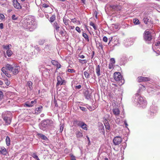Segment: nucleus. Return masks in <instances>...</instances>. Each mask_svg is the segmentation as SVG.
<instances>
[{"mask_svg":"<svg viewBox=\"0 0 160 160\" xmlns=\"http://www.w3.org/2000/svg\"><path fill=\"white\" fill-rule=\"evenodd\" d=\"M115 60L114 58H111L110 59V63L114 64L115 63Z\"/></svg>","mask_w":160,"mask_h":160,"instance_id":"nucleus-51","label":"nucleus"},{"mask_svg":"<svg viewBox=\"0 0 160 160\" xmlns=\"http://www.w3.org/2000/svg\"><path fill=\"white\" fill-rule=\"evenodd\" d=\"M11 47V44H9L8 45H3V48L4 49L8 50H9L10 47Z\"/></svg>","mask_w":160,"mask_h":160,"instance_id":"nucleus-35","label":"nucleus"},{"mask_svg":"<svg viewBox=\"0 0 160 160\" xmlns=\"http://www.w3.org/2000/svg\"><path fill=\"white\" fill-rule=\"evenodd\" d=\"M32 157L36 159L37 160H39L38 156L35 153H34L32 155Z\"/></svg>","mask_w":160,"mask_h":160,"instance_id":"nucleus-41","label":"nucleus"},{"mask_svg":"<svg viewBox=\"0 0 160 160\" xmlns=\"http://www.w3.org/2000/svg\"><path fill=\"white\" fill-rule=\"evenodd\" d=\"M52 63L53 65L55 66H56L57 64L58 63L57 61L55 60H52Z\"/></svg>","mask_w":160,"mask_h":160,"instance_id":"nucleus-49","label":"nucleus"},{"mask_svg":"<svg viewBox=\"0 0 160 160\" xmlns=\"http://www.w3.org/2000/svg\"><path fill=\"white\" fill-rule=\"evenodd\" d=\"M84 96L85 98L88 100L90 99L92 97L91 93L88 91L85 92Z\"/></svg>","mask_w":160,"mask_h":160,"instance_id":"nucleus-19","label":"nucleus"},{"mask_svg":"<svg viewBox=\"0 0 160 160\" xmlns=\"http://www.w3.org/2000/svg\"><path fill=\"white\" fill-rule=\"evenodd\" d=\"M133 22L135 25H138L140 24L139 20L136 18L133 19Z\"/></svg>","mask_w":160,"mask_h":160,"instance_id":"nucleus-32","label":"nucleus"},{"mask_svg":"<svg viewBox=\"0 0 160 160\" xmlns=\"http://www.w3.org/2000/svg\"><path fill=\"white\" fill-rule=\"evenodd\" d=\"M12 18L13 20H16L17 19V17L15 15H13L12 16Z\"/></svg>","mask_w":160,"mask_h":160,"instance_id":"nucleus-53","label":"nucleus"},{"mask_svg":"<svg viewBox=\"0 0 160 160\" xmlns=\"http://www.w3.org/2000/svg\"><path fill=\"white\" fill-rule=\"evenodd\" d=\"M113 142L115 145H118L122 142V138L119 136H116L114 138Z\"/></svg>","mask_w":160,"mask_h":160,"instance_id":"nucleus-10","label":"nucleus"},{"mask_svg":"<svg viewBox=\"0 0 160 160\" xmlns=\"http://www.w3.org/2000/svg\"><path fill=\"white\" fill-rule=\"evenodd\" d=\"M82 36L84 37L85 39L88 41L89 42V39L88 38V35L85 33H82Z\"/></svg>","mask_w":160,"mask_h":160,"instance_id":"nucleus-33","label":"nucleus"},{"mask_svg":"<svg viewBox=\"0 0 160 160\" xmlns=\"http://www.w3.org/2000/svg\"><path fill=\"white\" fill-rule=\"evenodd\" d=\"M25 105L27 107H30L33 106V105L31 104L30 102H27L25 103Z\"/></svg>","mask_w":160,"mask_h":160,"instance_id":"nucleus-47","label":"nucleus"},{"mask_svg":"<svg viewBox=\"0 0 160 160\" xmlns=\"http://www.w3.org/2000/svg\"><path fill=\"white\" fill-rule=\"evenodd\" d=\"M71 22H73L74 23H77V19L76 18H74L73 19H71Z\"/></svg>","mask_w":160,"mask_h":160,"instance_id":"nucleus-59","label":"nucleus"},{"mask_svg":"<svg viewBox=\"0 0 160 160\" xmlns=\"http://www.w3.org/2000/svg\"><path fill=\"white\" fill-rule=\"evenodd\" d=\"M133 99L134 102L137 103V105L138 104L139 105V107L144 108L147 104V101L143 97L138 93L135 94Z\"/></svg>","mask_w":160,"mask_h":160,"instance_id":"nucleus-2","label":"nucleus"},{"mask_svg":"<svg viewBox=\"0 0 160 160\" xmlns=\"http://www.w3.org/2000/svg\"><path fill=\"white\" fill-rule=\"evenodd\" d=\"M64 128V126L63 124H61L60 125V132H62V131L63 129Z\"/></svg>","mask_w":160,"mask_h":160,"instance_id":"nucleus-46","label":"nucleus"},{"mask_svg":"<svg viewBox=\"0 0 160 160\" xmlns=\"http://www.w3.org/2000/svg\"><path fill=\"white\" fill-rule=\"evenodd\" d=\"M32 83L31 81H28L27 82V85L30 90L32 88Z\"/></svg>","mask_w":160,"mask_h":160,"instance_id":"nucleus-31","label":"nucleus"},{"mask_svg":"<svg viewBox=\"0 0 160 160\" xmlns=\"http://www.w3.org/2000/svg\"><path fill=\"white\" fill-rule=\"evenodd\" d=\"M90 25L92 26L95 30L97 29V27L95 25L94 23L92 22H91L90 23Z\"/></svg>","mask_w":160,"mask_h":160,"instance_id":"nucleus-39","label":"nucleus"},{"mask_svg":"<svg viewBox=\"0 0 160 160\" xmlns=\"http://www.w3.org/2000/svg\"><path fill=\"white\" fill-rule=\"evenodd\" d=\"M143 38L144 40L148 43H149L152 39L151 33L148 30H147L145 31L143 34Z\"/></svg>","mask_w":160,"mask_h":160,"instance_id":"nucleus-6","label":"nucleus"},{"mask_svg":"<svg viewBox=\"0 0 160 160\" xmlns=\"http://www.w3.org/2000/svg\"><path fill=\"white\" fill-rule=\"evenodd\" d=\"M93 73V75L92 76V78L93 79H95L96 78L95 74L94 73V71L92 69L88 68V69L84 71V75L86 78H90V75H91L92 73Z\"/></svg>","mask_w":160,"mask_h":160,"instance_id":"nucleus-8","label":"nucleus"},{"mask_svg":"<svg viewBox=\"0 0 160 160\" xmlns=\"http://www.w3.org/2000/svg\"><path fill=\"white\" fill-rule=\"evenodd\" d=\"M38 135L40 138L46 141L48 139L47 138L42 134L39 133Z\"/></svg>","mask_w":160,"mask_h":160,"instance_id":"nucleus-30","label":"nucleus"},{"mask_svg":"<svg viewBox=\"0 0 160 160\" xmlns=\"http://www.w3.org/2000/svg\"><path fill=\"white\" fill-rule=\"evenodd\" d=\"M86 105L88 109L90 111H92L94 110L93 108H92V106H89L88 104H86Z\"/></svg>","mask_w":160,"mask_h":160,"instance_id":"nucleus-40","label":"nucleus"},{"mask_svg":"<svg viewBox=\"0 0 160 160\" xmlns=\"http://www.w3.org/2000/svg\"><path fill=\"white\" fill-rule=\"evenodd\" d=\"M45 40L43 39H40L38 41V43L39 45H42L45 43Z\"/></svg>","mask_w":160,"mask_h":160,"instance_id":"nucleus-36","label":"nucleus"},{"mask_svg":"<svg viewBox=\"0 0 160 160\" xmlns=\"http://www.w3.org/2000/svg\"><path fill=\"white\" fill-rule=\"evenodd\" d=\"M150 80V78H149L146 77H139L137 78V81L138 82L148 81Z\"/></svg>","mask_w":160,"mask_h":160,"instance_id":"nucleus-13","label":"nucleus"},{"mask_svg":"<svg viewBox=\"0 0 160 160\" xmlns=\"http://www.w3.org/2000/svg\"><path fill=\"white\" fill-rule=\"evenodd\" d=\"M76 30L79 33H80L81 32L80 28L78 27H76Z\"/></svg>","mask_w":160,"mask_h":160,"instance_id":"nucleus-55","label":"nucleus"},{"mask_svg":"<svg viewBox=\"0 0 160 160\" xmlns=\"http://www.w3.org/2000/svg\"><path fill=\"white\" fill-rule=\"evenodd\" d=\"M76 137L79 140L83 137L82 133L79 131L77 132L76 133Z\"/></svg>","mask_w":160,"mask_h":160,"instance_id":"nucleus-25","label":"nucleus"},{"mask_svg":"<svg viewBox=\"0 0 160 160\" xmlns=\"http://www.w3.org/2000/svg\"><path fill=\"white\" fill-rule=\"evenodd\" d=\"M30 103L31 104H32L33 106L34 104V103H37V100L36 99H35L34 100V101H31Z\"/></svg>","mask_w":160,"mask_h":160,"instance_id":"nucleus-60","label":"nucleus"},{"mask_svg":"<svg viewBox=\"0 0 160 160\" xmlns=\"http://www.w3.org/2000/svg\"><path fill=\"white\" fill-rule=\"evenodd\" d=\"M4 18V15L2 14H0V19L2 20Z\"/></svg>","mask_w":160,"mask_h":160,"instance_id":"nucleus-62","label":"nucleus"},{"mask_svg":"<svg viewBox=\"0 0 160 160\" xmlns=\"http://www.w3.org/2000/svg\"><path fill=\"white\" fill-rule=\"evenodd\" d=\"M48 7L49 5L46 3H43L42 5V7L43 8H46Z\"/></svg>","mask_w":160,"mask_h":160,"instance_id":"nucleus-58","label":"nucleus"},{"mask_svg":"<svg viewBox=\"0 0 160 160\" xmlns=\"http://www.w3.org/2000/svg\"><path fill=\"white\" fill-rule=\"evenodd\" d=\"M158 110V108L157 107H154V106H152L151 107L150 110L151 113L150 115L151 117L154 115V114L157 112Z\"/></svg>","mask_w":160,"mask_h":160,"instance_id":"nucleus-14","label":"nucleus"},{"mask_svg":"<svg viewBox=\"0 0 160 160\" xmlns=\"http://www.w3.org/2000/svg\"><path fill=\"white\" fill-rule=\"evenodd\" d=\"M109 6L110 8L115 10L118 11L121 9L120 6L118 5L111 4Z\"/></svg>","mask_w":160,"mask_h":160,"instance_id":"nucleus-18","label":"nucleus"},{"mask_svg":"<svg viewBox=\"0 0 160 160\" xmlns=\"http://www.w3.org/2000/svg\"><path fill=\"white\" fill-rule=\"evenodd\" d=\"M51 122V120L49 119L42 121L39 125L40 128L43 131L46 130Z\"/></svg>","mask_w":160,"mask_h":160,"instance_id":"nucleus-5","label":"nucleus"},{"mask_svg":"<svg viewBox=\"0 0 160 160\" xmlns=\"http://www.w3.org/2000/svg\"><path fill=\"white\" fill-rule=\"evenodd\" d=\"M23 27L27 31H32L36 28L35 22L33 17L29 16L26 18L22 22Z\"/></svg>","mask_w":160,"mask_h":160,"instance_id":"nucleus-1","label":"nucleus"},{"mask_svg":"<svg viewBox=\"0 0 160 160\" xmlns=\"http://www.w3.org/2000/svg\"><path fill=\"white\" fill-rule=\"evenodd\" d=\"M108 38L106 37V36L103 37V40L104 42H107L108 41Z\"/></svg>","mask_w":160,"mask_h":160,"instance_id":"nucleus-56","label":"nucleus"},{"mask_svg":"<svg viewBox=\"0 0 160 160\" xmlns=\"http://www.w3.org/2000/svg\"><path fill=\"white\" fill-rule=\"evenodd\" d=\"M96 71L97 75L99 77L101 75L99 65H97L96 68Z\"/></svg>","mask_w":160,"mask_h":160,"instance_id":"nucleus-26","label":"nucleus"},{"mask_svg":"<svg viewBox=\"0 0 160 160\" xmlns=\"http://www.w3.org/2000/svg\"><path fill=\"white\" fill-rule=\"evenodd\" d=\"M52 48V45L51 44H47L45 45V47H44L45 50L48 51L51 50Z\"/></svg>","mask_w":160,"mask_h":160,"instance_id":"nucleus-23","label":"nucleus"},{"mask_svg":"<svg viewBox=\"0 0 160 160\" xmlns=\"http://www.w3.org/2000/svg\"><path fill=\"white\" fill-rule=\"evenodd\" d=\"M3 97V93L0 90V100L2 99Z\"/></svg>","mask_w":160,"mask_h":160,"instance_id":"nucleus-57","label":"nucleus"},{"mask_svg":"<svg viewBox=\"0 0 160 160\" xmlns=\"http://www.w3.org/2000/svg\"><path fill=\"white\" fill-rule=\"evenodd\" d=\"M71 160H76L75 158V157L73 155H72L71 156Z\"/></svg>","mask_w":160,"mask_h":160,"instance_id":"nucleus-64","label":"nucleus"},{"mask_svg":"<svg viewBox=\"0 0 160 160\" xmlns=\"http://www.w3.org/2000/svg\"><path fill=\"white\" fill-rule=\"evenodd\" d=\"M82 88V86L81 85H78L75 86V88L76 89H80Z\"/></svg>","mask_w":160,"mask_h":160,"instance_id":"nucleus-52","label":"nucleus"},{"mask_svg":"<svg viewBox=\"0 0 160 160\" xmlns=\"http://www.w3.org/2000/svg\"><path fill=\"white\" fill-rule=\"evenodd\" d=\"M99 129L100 133L104 135L105 134L104 128L102 124L101 123L99 125Z\"/></svg>","mask_w":160,"mask_h":160,"instance_id":"nucleus-22","label":"nucleus"},{"mask_svg":"<svg viewBox=\"0 0 160 160\" xmlns=\"http://www.w3.org/2000/svg\"><path fill=\"white\" fill-rule=\"evenodd\" d=\"M6 53L8 57H10L12 55V52L10 50H8L6 51Z\"/></svg>","mask_w":160,"mask_h":160,"instance_id":"nucleus-34","label":"nucleus"},{"mask_svg":"<svg viewBox=\"0 0 160 160\" xmlns=\"http://www.w3.org/2000/svg\"><path fill=\"white\" fill-rule=\"evenodd\" d=\"M79 62L82 64H86L87 63V61L86 60H79Z\"/></svg>","mask_w":160,"mask_h":160,"instance_id":"nucleus-45","label":"nucleus"},{"mask_svg":"<svg viewBox=\"0 0 160 160\" xmlns=\"http://www.w3.org/2000/svg\"><path fill=\"white\" fill-rule=\"evenodd\" d=\"M0 152L2 154L6 155L8 153L6 149L3 147H0Z\"/></svg>","mask_w":160,"mask_h":160,"instance_id":"nucleus-17","label":"nucleus"},{"mask_svg":"<svg viewBox=\"0 0 160 160\" xmlns=\"http://www.w3.org/2000/svg\"><path fill=\"white\" fill-rule=\"evenodd\" d=\"M79 108L82 111L86 112L87 111V109L86 108H84L81 106H79Z\"/></svg>","mask_w":160,"mask_h":160,"instance_id":"nucleus-44","label":"nucleus"},{"mask_svg":"<svg viewBox=\"0 0 160 160\" xmlns=\"http://www.w3.org/2000/svg\"><path fill=\"white\" fill-rule=\"evenodd\" d=\"M1 71L3 72L2 74L1 73L2 76H3V74H5L8 78L11 77V75L8 73L7 70H6V68H4V67H3L2 68Z\"/></svg>","mask_w":160,"mask_h":160,"instance_id":"nucleus-15","label":"nucleus"},{"mask_svg":"<svg viewBox=\"0 0 160 160\" xmlns=\"http://www.w3.org/2000/svg\"><path fill=\"white\" fill-rule=\"evenodd\" d=\"M52 103L54 104L55 107H58V106L57 102V101L55 98L54 99Z\"/></svg>","mask_w":160,"mask_h":160,"instance_id":"nucleus-42","label":"nucleus"},{"mask_svg":"<svg viewBox=\"0 0 160 160\" xmlns=\"http://www.w3.org/2000/svg\"><path fill=\"white\" fill-rule=\"evenodd\" d=\"M65 31L64 30H61L59 32V33L62 36H65Z\"/></svg>","mask_w":160,"mask_h":160,"instance_id":"nucleus-43","label":"nucleus"},{"mask_svg":"<svg viewBox=\"0 0 160 160\" xmlns=\"http://www.w3.org/2000/svg\"><path fill=\"white\" fill-rule=\"evenodd\" d=\"M13 66L10 64H7L6 65L5 67H4V68H6V70H8L12 71Z\"/></svg>","mask_w":160,"mask_h":160,"instance_id":"nucleus-24","label":"nucleus"},{"mask_svg":"<svg viewBox=\"0 0 160 160\" xmlns=\"http://www.w3.org/2000/svg\"><path fill=\"white\" fill-rule=\"evenodd\" d=\"M13 4L14 7L16 8L17 9L21 8V6L17 0H13Z\"/></svg>","mask_w":160,"mask_h":160,"instance_id":"nucleus-16","label":"nucleus"},{"mask_svg":"<svg viewBox=\"0 0 160 160\" xmlns=\"http://www.w3.org/2000/svg\"><path fill=\"white\" fill-rule=\"evenodd\" d=\"M35 48L38 52H40L41 51V49L37 46L35 47Z\"/></svg>","mask_w":160,"mask_h":160,"instance_id":"nucleus-61","label":"nucleus"},{"mask_svg":"<svg viewBox=\"0 0 160 160\" xmlns=\"http://www.w3.org/2000/svg\"><path fill=\"white\" fill-rule=\"evenodd\" d=\"M77 125L85 130H87V125L83 122L78 121Z\"/></svg>","mask_w":160,"mask_h":160,"instance_id":"nucleus-12","label":"nucleus"},{"mask_svg":"<svg viewBox=\"0 0 160 160\" xmlns=\"http://www.w3.org/2000/svg\"><path fill=\"white\" fill-rule=\"evenodd\" d=\"M56 66L57 67V69H59L61 68V64L58 62V63Z\"/></svg>","mask_w":160,"mask_h":160,"instance_id":"nucleus-63","label":"nucleus"},{"mask_svg":"<svg viewBox=\"0 0 160 160\" xmlns=\"http://www.w3.org/2000/svg\"><path fill=\"white\" fill-rule=\"evenodd\" d=\"M63 21L64 23L66 25H68L69 20L66 19L65 18H63Z\"/></svg>","mask_w":160,"mask_h":160,"instance_id":"nucleus-37","label":"nucleus"},{"mask_svg":"<svg viewBox=\"0 0 160 160\" xmlns=\"http://www.w3.org/2000/svg\"><path fill=\"white\" fill-rule=\"evenodd\" d=\"M113 77L115 81L119 82L120 85H122L124 83V80L120 72H115Z\"/></svg>","mask_w":160,"mask_h":160,"instance_id":"nucleus-4","label":"nucleus"},{"mask_svg":"<svg viewBox=\"0 0 160 160\" xmlns=\"http://www.w3.org/2000/svg\"><path fill=\"white\" fill-rule=\"evenodd\" d=\"M108 68L110 69H112L114 68V64L110 63L108 65Z\"/></svg>","mask_w":160,"mask_h":160,"instance_id":"nucleus-48","label":"nucleus"},{"mask_svg":"<svg viewBox=\"0 0 160 160\" xmlns=\"http://www.w3.org/2000/svg\"><path fill=\"white\" fill-rule=\"evenodd\" d=\"M57 82L56 86H57L60 85H64L66 82L65 80H62L61 76L58 75L57 77Z\"/></svg>","mask_w":160,"mask_h":160,"instance_id":"nucleus-9","label":"nucleus"},{"mask_svg":"<svg viewBox=\"0 0 160 160\" xmlns=\"http://www.w3.org/2000/svg\"><path fill=\"white\" fill-rule=\"evenodd\" d=\"M68 72H75V71L73 69H68Z\"/></svg>","mask_w":160,"mask_h":160,"instance_id":"nucleus-54","label":"nucleus"},{"mask_svg":"<svg viewBox=\"0 0 160 160\" xmlns=\"http://www.w3.org/2000/svg\"><path fill=\"white\" fill-rule=\"evenodd\" d=\"M55 19V17L53 16H52L50 18V21L51 22H53Z\"/></svg>","mask_w":160,"mask_h":160,"instance_id":"nucleus-50","label":"nucleus"},{"mask_svg":"<svg viewBox=\"0 0 160 160\" xmlns=\"http://www.w3.org/2000/svg\"><path fill=\"white\" fill-rule=\"evenodd\" d=\"M104 125L106 130H109L110 129V125L109 124L108 122L107 121H105L104 123Z\"/></svg>","mask_w":160,"mask_h":160,"instance_id":"nucleus-29","label":"nucleus"},{"mask_svg":"<svg viewBox=\"0 0 160 160\" xmlns=\"http://www.w3.org/2000/svg\"><path fill=\"white\" fill-rule=\"evenodd\" d=\"M20 70V67L17 65H15L13 67V69L12 72L13 74L16 75L18 73Z\"/></svg>","mask_w":160,"mask_h":160,"instance_id":"nucleus-11","label":"nucleus"},{"mask_svg":"<svg viewBox=\"0 0 160 160\" xmlns=\"http://www.w3.org/2000/svg\"><path fill=\"white\" fill-rule=\"evenodd\" d=\"M143 21L146 24H147L148 22H149V19L147 17H145L143 19Z\"/></svg>","mask_w":160,"mask_h":160,"instance_id":"nucleus-38","label":"nucleus"},{"mask_svg":"<svg viewBox=\"0 0 160 160\" xmlns=\"http://www.w3.org/2000/svg\"><path fill=\"white\" fill-rule=\"evenodd\" d=\"M112 111L113 114L116 116H118L120 114V111L118 108H113Z\"/></svg>","mask_w":160,"mask_h":160,"instance_id":"nucleus-20","label":"nucleus"},{"mask_svg":"<svg viewBox=\"0 0 160 160\" xmlns=\"http://www.w3.org/2000/svg\"><path fill=\"white\" fill-rule=\"evenodd\" d=\"M2 118L5 122L6 125H9L11 122L12 114L9 111L3 112L2 115Z\"/></svg>","mask_w":160,"mask_h":160,"instance_id":"nucleus-3","label":"nucleus"},{"mask_svg":"<svg viewBox=\"0 0 160 160\" xmlns=\"http://www.w3.org/2000/svg\"><path fill=\"white\" fill-rule=\"evenodd\" d=\"M152 48L155 52L158 55H159L160 54V41L153 43Z\"/></svg>","mask_w":160,"mask_h":160,"instance_id":"nucleus-7","label":"nucleus"},{"mask_svg":"<svg viewBox=\"0 0 160 160\" xmlns=\"http://www.w3.org/2000/svg\"><path fill=\"white\" fill-rule=\"evenodd\" d=\"M5 141L7 145L9 146L10 144L11 140L10 138L8 136H7L6 137Z\"/></svg>","mask_w":160,"mask_h":160,"instance_id":"nucleus-28","label":"nucleus"},{"mask_svg":"<svg viewBox=\"0 0 160 160\" xmlns=\"http://www.w3.org/2000/svg\"><path fill=\"white\" fill-rule=\"evenodd\" d=\"M53 27L57 32H58L60 28V25L59 23L55 22L53 23Z\"/></svg>","mask_w":160,"mask_h":160,"instance_id":"nucleus-21","label":"nucleus"},{"mask_svg":"<svg viewBox=\"0 0 160 160\" xmlns=\"http://www.w3.org/2000/svg\"><path fill=\"white\" fill-rule=\"evenodd\" d=\"M43 107L42 106H40L39 107L36 108L35 110V113L38 114V113L41 112L42 109Z\"/></svg>","mask_w":160,"mask_h":160,"instance_id":"nucleus-27","label":"nucleus"}]
</instances>
